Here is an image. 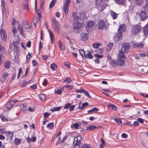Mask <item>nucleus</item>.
<instances>
[{"instance_id":"obj_1","label":"nucleus","mask_w":148,"mask_h":148,"mask_svg":"<svg viewBox=\"0 0 148 148\" xmlns=\"http://www.w3.org/2000/svg\"><path fill=\"white\" fill-rule=\"evenodd\" d=\"M141 30V27L140 25L136 24L133 27L131 31V34L134 36H136L138 35Z\"/></svg>"},{"instance_id":"obj_2","label":"nucleus","mask_w":148,"mask_h":148,"mask_svg":"<svg viewBox=\"0 0 148 148\" xmlns=\"http://www.w3.org/2000/svg\"><path fill=\"white\" fill-rule=\"evenodd\" d=\"M86 29L88 32H90L96 26L95 23L92 21H88L86 23Z\"/></svg>"},{"instance_id":"obj_3","label":"nucleus","mask_w":148,"mask_h":148,"mask_svg":"<svg viewBox=\"0 0 148 148\" xmlns=\"http://www.w3.org/2000/svg\"><path fill=\"white\" fill-rule=\"evenodd\" d=\"M96 5L99 9L100 8V12H101L108 5L105 3L103 0H96Z\"/></svg>"},{"instance_id":"obj_4","label":"nucleus","mask_w":148,"mask_h":148,"mask_svg":"<svg viewBox=\"0 0 148 148\" xmlns=\"http://www.w3.org/2000/svg\"><path fill=\"white\" fill-rule=\"evenodd\" d=\"M83 27L82 23L79 22H75L73 25V30L76 33H79L80 28Z\"/></svg>"},{"instance_id":"obj_5","label":"nucleus","mask_w":148,"mask_h":148,"mask_svg":"<svg viewBox=\"0 0 148 148\" xmlns=\"http://www.w3.org/2000/svg\"><path fill=\"white\" fill-rule=\"evenodd\" d=\"M70 0H66L63 6V9L65 15L67 16L68 14L69 5L70 3Z\"/></svg>"},{"instance_id":"obj_6","label":"nucleus","mask_w":148,"mask_h":148,"mask_svg":"<svg viewBox=\"0 0 148 148\" xmlns=\"http://www.w3.org/2000/svg\"><path fill=\"white\" fill-rule=\"evenodd\" d=\"M106 22H104L103 20H100L97 23L98 29L100 30H102L104 29V27H106Z\"/></svg>"},{"instance_id":"obj_7","label":"nucleus","mask_w":148,"mask_h":148,"mask_svg":"<svg viewBox=\"0 0 148 148\" xmlns=\"http://www.w3.org/2000/svg\"><path fill=\"white\" fill-rule=\"evenodd\" d=\"M0 34L2 41L3 42L5 41L7 39V37L6 33L5 30L1 29L0 31Z\"/></svg>"},{"instance_id":"obj_8","label":"nucleus","mask_w":148,"mask_h":148,"mask_svg":"<svg viewBox=\"0 0 148 148\" xmlns=\"http://www.w3.org/2000/svg\"><path fill=\"white\" fill-rule=\"evenodd\" d=\"M148 13L146 12L145 10V11H141L139 14L140 20L141 21H144L146 19L147 17V14Z\"/></svg>"},{"instance_id":"obj_9","label":"nucleus","mask_w":148,"mask_h":148,"mask_svg":"<svg viewBox=\"0 0 148 148\" xmlns=\"http://www.w3.org/2000/svg\"><path fill=\"white\" fill-rule=\"evenodd\" d=\"M88 34L84 32L81 33L80 35V39L83 42L87 41L88 38Z\"/></svg>"},{"instance_id":"obj_10","label":"nucleus","mask_w":148,"mask_h":148,"mask_svg":"<svg viewBox=\"0 0 148 148\" xmlns=\"http://www.w3.org/2000/svg\"><path fill=\"white\" fill-rule=\"evenodd\" d=\"M122 51L123 50L124 53H127L129 51L130 46L129 45L128 43H123L122 45Z\"/></svg>"},{"instance_id":"obj_11","label":"nucleus","mask_w":148,"mask_h":148,"mask_svg":"<svg viewBox=\"0 0 148 148\" xmlns=\"http://www.w3.org/2000/svg\"><path fill=\"white\" fill-rule=\"evenodd\" d=\"M9 76V74L6 72H3L2 75V77L0 78V80L2 82H5L6 80L7 81V79Z\"/></svg>"},{"instance_id":"obj_12","label":"nucleus","mask_w":148,"mask_h":148,"mask_svg":"<svg viewBox=\"0 0 148 148\" xmlns=\"http://www.w3.org/2000/svg\"><path fill=\"white\" fill-rule=\"evenodd\" d=\"M122 38V34L120 32H119L115 34L114 35L113 39L115 42H117L121 40Z\"/></svg>"},{"instance_id":"obj_13","label":"nucleus","mask_w":148,"mask_h":148,"mask_svg":"<svg viewBox=\"0 0 148 148\" xmlns=\"http://www.w3.org/2000/svg\"><path fill=\"white\" fill-rule=\"evenodd\" d=\"M127 29V26L125 24H122L120 25L118 29L119 32L122 33V32L125 31Z\"/></svg>"},{"instance_id":"obj_14","label":"nucleus","mask_w":148,"mask_h":148,"mask_svg":"<svg viewBox=\"0 0 148 148\" xmlns=\"http://www.w3.org/2000/svg\"><path fill=\"white\" fill-rule=\"evenodd\" d=\"M53 23V25L54 27V29L57 33H59L60 26L59 23L56 21L55 22H54Z\"/></svg>"},{"instance_id":"obj_15","label":"nucleus","mask_w":148,"mask_h":148,"mask_svg":"<svg viewBox=\"0 0 148 148\" xmlns=\"http://www.w3.org/2000/svg\"><path fill=\"white\" fill-rule=\"evenodd\" d=\"M144 44L142 42L138 43H135L133 44V46L135 47H138V48H140L143 47L144 46Z\"/></svg>"},{"instance_id":"obj_16","label":"nucleus","mask_w":148,"mask_h":148,"mask_svg":"<svg viewBox=\"0 0 148 148\" xmlns=\"http://www.w3.org/2000/svg\"><path fill=\"white\" fill-rule=\"evenodd\" d=\"M125 59H119L117 60L118 65L120 66H124L125 64L124 61Z\"/></svg>"},{"instance_id":"obj_17","label":"nucleus","mask_w":148,"mask_h":148,"mask_svg":"<svg viewBox=\"0 0 148 148\" xmlns=\"http://www.w3.org/2000/svg\"><path fill=\"white\" fill-rule=\"evenodd\" d=\"M82 139V137L80 135H78L77 137L74 138L73 143H74L76 142V143H80V141Z\"/></svg>"},{"instance_id":"obj_18","label":"nucleus","mask_w":148,"mask_h":148,"mask_svg":"<svg viewBox=\"0 0 148 148\" xmlns=\"http://www.w3.org/2000/svg\"><path fill=\"white\" fill-rule=\"evenodd\" d=\"M88 102H85L82 104L80 103L79 104V107L80 109L83 110L84 109L85 107L88 106Z\"/></svg>"},{"instance_id":"obj_19","label":"nucleus","mask_w":148,"mask_h":148,"mask_svg":"<svg viewBox=\"0 0 148 148\" xmlns=\"http://www.w3.org/2000/svg\"><path fill=\"white\" fill-rule=\"evenodd\" d=\"M124 53L122 50L119 51L118 54V57L119 59H125Z\"/></svg>"},{"instance_id":"obj_20","label":"nucleus","mask_w":148,"mask_h":148,"mask_svg":"<svg viewBox=\"0 0 148 148\" xmlns=\"http://www.w3.org/2000/svg\"><path fill=\"white\" fill-rule=\"evenodd\" d=\"M28 3L26 1H24L22 6L23 9L26 11L27 10H28Z\"/></svg>"},{"instance_id":"obj_21","label":"nucleus","mask_w":148,"mask_h":148,"mask_svg":"<svg viewBox=\"0 0 148 148\" xmlns=\"http://www.w3.org/2000/svg\"><path fill=\"white\" fill-rule=\"evenodd\" d=\"M5 135L7 136L8 138L12 139L13 138V133L11 132H5Z\"/></svg>"},{"instance_id":"obj_22","label":"nucleus","mask_w":148,"mask_h":148,"mask_svg":"<svg viewBox=\"0 0 148 148\" xmlns=\"http://www.w3.org/2000/svg\"><path fill=\"white\" fill-rule=\"evenodd\" d=\"M48 31L51 40V43H53L54 42L53 34L51 31L49 30Z\"/></svg>"},{"instance_id":"obj_23","label":"nucleus","mask_w":148,"mask_h":148,"mask_svg":"<svg viewBox=\"0 0 148 148\" xmlns=\"http://www.w3.org/2000/svg\"><path fill=\"white\" fill-rule=\"evenodd\" d=\"M99 110V109L96 108H94L88 111V112L89 114H92L94 112H96Z\"/></svg>"},{"instance_id":"obj_24","label":"nucleus","mask_w":148,"mask_h":148,"mask_svg":"<svg viewBox=\"0 0 148 148\" xmlns=\"http://www.w3.org/2000/svg\"><path fill=\"white\" fill-rule=\"evenodd\" d=\"M11 63V62L6 60L4 63L5 68L6 69H9L10 67Z\"/></svg>"},{"instance_id":"obj_25","label":"nucleus","mask_w":148,"mask_h":148,"mask_svg":"<svg viewBox=\"0 0 148 148\" xmlns=\"http://www.w3.org/2000/svg\"><path fill=\"white\" fill-rule=\"evenodd\" d=\"M18 25V32L20 33L21 35H22V36H23L25 35L24 33L23 32V28L22 27H20V29H19V24L18 23H17Z\"/></svg>"},{"instance_id":"obj_26","label":"nucleus","mask_w":148,"mask_h":148,"mask_svg":"<svg viewBox=\"0 0 148 148\" xmlns=\"http://www.w3.org/2000/svg\"><path fill=\"white\" fill-rule=\"evenodd\" d=\"M61 108V107H53L51 108L50 110L52 112L59 111Z\"/></svg>"},{"instance_id":"obj_27","label":"nucleus","mask_w":148,"mask_h":148,"mask_svg":"<svg viewBox=\"0 0 148 148\" xmlns=\"http://www.w3.org/2000/svg\"><path fill=\"white\" fill-rule=\"evenodd\" d=\"M21 142V139L17 138H15L14 141V144L16 145H19Z\"/></svg>"},{"instance_id":"obj_28","label":"nucleus","mask_w":148,"mask_h":148,"mask_svg":"<svg viewBox=\"0 0 148 148\" xmlns=\"http://www.w3.org/2000/svg\"><path fill=\"white\" fill-rule=\"evenodd\" d=\"M110 14L114 19H116L117 17V14L112 10L110 11Z\"/></svg>"},{"instance_id":"obj_29","label":"nucleus","mask_w":148,"mask_h":148,"mask_svg":"<svg viewBox=\"0 0 148 148\" xmlns=\"http://www.w3.org/2000/svg\"><path fill=\"white\" fill-rule=\"evenodd\" d=\"M96 128L98 129V127H97L95 125H90L88 127H86V130H91Z\"/></svg>"},{"instance_id":"obj_30","label":"nucleus","mask_w":148,"mask_h":148,"mask_svg":"<svg viewBox=\"0 0 148 148\" xmlns=\"http://www.w3.org/2000/svg\"><path fill=\"white\" fill-rule=\"evenodd\" d=\"M85 57L86 58L89 59H92L93 58V56L90 54L89 52L86 53Z\"/></svg>"},{"instance_id":"obj_31","label":"nucleus","mask_w":148,"mask_h":148,"mask_svg":"<svg viewBox=\"0 0 148 148\" xmlns=\"http://www.w3.org/2000/svg\"><path fill=\"white\" fill-rule=\"evenodd\" d=\"M39 97L40 100L42 101H44L46 98L45 95L43 94H41L39 95Z\"/></svg>"},{"instance_id":"obj_32","label":"nucleus","mask_w":148,"mask_h":148,"mask_svg":"<svg viewBox=\"0 0 148 148\" xmlns=\"http://www.w3.org/2000/svg\"><path fill=\"white\" fill-rule=\"evenodd\" d=\"M79 16L80 19L82 21H84L86 16V14L85 13H80L79 14Z\"/></svg>"},{"instance_id":"obj_33","label":"nucleus","mask_w":148,"mask_h":148,"mask_svg":"<svg viewBox=\"0 0 148 148\" xmlns=\"http://www.w3.org/2000/svg\"><path fill=\"white\" fill-rule=\"evenodd\" d=\"M54 127V123H51L48 124L47 125V127L49 129H52Z\"/></svg>"},{"instance_id":"obj_34","label":"nucleus","mask_w":148,"mask_h":148,"mask_svg":"<svg viewBox=\"0 0 148 148\" xmlns=\"http://www.w3.org/2000/svg\"><path fill=\"white\" fill-rule=\"evenodd\" d=\"M108 107L109 109L111 110H116V107L113 104H108Z\"/></svg>"},{"instance_id":"obj_35","label":"nucleus","mask_w":148,"mask_h":148,"mask_svg":"<svg viewBox=\"0 0 148 148\" xmlns=\"http://www.w3.org/2000/svg\"><path fill=\"white\" fill-rule=\"evenodd\" d=\"M73 20H78V16L77 14L75 12H73Z\"/></svg>"},{"instance_id":"obj_36","label":"nucleus","mask_w":148,"mask_h":148,"mask_svg":"<svg viewBox=\"0 0 148 148\" xmlns=\"http://www.w3.org/2000/svg\"><path fill=\"white\" fill-rule=\"evenodd\" d=\"M45 0H41L40 1V8L42 10L44 9V5L45 4Z\"/></svg>"},{"instance_id":"obj_37","label":"nucleus","mask_w":148,"mask_h":148,"mask_svg":"<svg viewBox=\"0 0 148 148\" xmlns=\"http://www.w3.org/2000/svg\"><path fill=\"white\" fill-rule=\"evenodd\" d=\"M111 63L112 66H116L118 65L117 60L116 62V60H113L111 61Z\"/></svg>"},{"instance_id":"obj_38","label":"nucleus","mask_w":148,"mask_h":148,"mask_svg":"<svg viewBox=\"0 0 148 148\" xmlns=\"http://www.w3.org/2000/svg\"><path fill=\"white\" fill-rule=\"evenodd\" d=\"M72 81V79L70 77H67L64 80V82L66 84H68L71 83Z\"/></svg>"},{"instance_id":"obj_39","label":"nucleus","mask_w":148,"mask_h":148,"mask_svg":"<svg viewBox=\"0 0 148 148\" xmlns=\"http://www.w3.org/2000/svg\"><path fill=\"white\" fill-rule=\"evenodd\" d=\"M135 3L138 5H141L143 2V0H134Z\"/></svg>"},{"instance_id":"obj_40","label":"nucleus","mask_w":148,"mask_h":148,"mask_svg":"<svg viewBox=\"0 0 148 148\" xmlns=\"http://www.w3.org/2000/svg\"><path fill=\"white\" fill-rule=\"evenodd\" d=\"M51 68L52 69L55 71L57 69V65L54 63L52 64H51Z\"/></svg>"},{"instance_id":"obj_41","label":"nucleus","mask_w":148,"mask_h":148,"mask_svg":"<svg viewBox=\"0 0 148 148\" xmlns=\"http://www.w3.org/2000/svg\"><path fill=\"white\" fill-rule=\"evenodd\" d=\"M64 88L63 86L62 87L61 89H58L56 91V93L59 95L61 94L64 90Z\"/></svg>"},{"instance_id":"obj_42","label":"nucleus","mask_w":148,"mask_h":148,"mask_svg":"<svg viewBox=\"0 0 148 148\" xmlns=\"http://www.w3.org/2000/svg\"><path fill=\"white\" fill-rule=\"evenodd\" d=\"M82 148H91V147L89 144H84L82 145Z\"/></svg>"},{"instance_id":"obj_43","label":"nucleus","mask_w":148,"mask_h":148,"mask_svg":"<svg viewBox=\"0 0 148 148\" xmlns=\"http://www.w3.org/2000/svg\"><path fill=\"white\" fill-rule=\"evenodd\" d=\"M145 11L146 12L148 13V0L146 1V3L144 7Z\"/></svg>"},{"instance_id":"obj_44","label":"nucleus","mask_w":148,"mask_h":148,"mask_svg":"<svg viewBox=\"0 0 148 148\" xmlns=\"http://www.w3.org/2000/svg\"><path fill=\"white\" fill-rule=\"evenodd\" d=\"M0 50L1 52L2 53H6V51L5 47L3 46L0 45Z\"/></svg>"},{"instance_id":"obj_45","label":"nucleus","mask_w":148,"mask_h":148,"mask_svg":"<svg viewBox=\"0 0 148 148\" xmlns=\"http://www.w3.org/2000/svg\"><path fill=\"white\" fill-rule=\"evenodd\" d=\"M20 84L22 87H24L27 85V82L25 80L22 81L20 82Z\"/></svg>"},{"instance_id":"obj_46","label":"nucleus","mask_w":148,"mask_h":148,"mask_svg":"<svg viewBox=\"0 0 148 148\" xmlns=\"http://www.w3.org/2000/svg\"><path fill=\"white\" fill-rule=\"evenodd\" d=\"M79 52L81 55L82 56H84L86 55V53L85 51L83 49H80L79 50Z\"/></svg>"},{"instance_id":"obj_47","label":"nucleus","mask_w":148,"mask_h":148,"mask_svg":"<svg viewBox=\"0 0 148 148\" xmlns=\"http://www.w3.org/2000/svg\"><path fill=\"white\" fill-rule=\"evenodd\" d=\"M64 87L68 88L69 90H72L73 88V86L72 85H66L64 86Z\"/></svg>"},{"instance_id":"obj_48","label":"nucleus","mask_w":148,"mask_h":148,"mask_svg":"<svg viewBox=\"0 0 148 148\" xmlns=\"http://www.w3.org/2000/svg\"><path fill=\"white\" fill-rule=\"evenodd\" d=\"M12 32L13 33L14 36H15V34L17 32V31L16 29V27L14 26L13 27L12 30Z\"/></svg>"},{"instance_id":"obj_49","label":"nucleus","mask_w":148,"mask_h":148,"mask_svg":"<svg viewBox=\"0 0 148 148\" xmlns=\"http://www.w3.org/2000/svg\"><path fill=\"white\" fill-rule=\"evenodd\" d=\"M25 28L27 29H31V27L28 23L27 21H25Z\"/></svg>"},{"instance_id":"obj_50","label":"nucleus","mask_w":148,"mask_h":148,"mask_svg":"<svg viewBox=\"0 0 148 148\" xmlns=\"http://www.w3.org/2000/svg\"><path fill=\"white\" fill-rule=\"evenodd\" d=\"M11 103H10L9 102V103H8L7 104L8 105L6 107V108L8 110H9L12 108L13 106L12 104H11Z\"/></svg>"},{"instance_id":"obj_51","label":"nucleus","mask_w":148,"mask_h":148,"mask_svg":"<svg viewBox=\"0 0 148 148\" xmlns=\"http://www.w3.org/2000/svg\"><path fill=\"white\" fill-rule=\"evenodd\" d=\"M83 93H84V94L88 97L89 98H90L91 97V96L90 95V94L87 91L85 90H84Z\"/></svg>"},{"instance_id":"obj_52","label":"nucleus","mask_w":148,"mask_h":148,"mask_svg":"<svg viewBox=\"0 0 148 148\" xmlns=\"http://www.w3.org/2000/svg\"><path fill=\"white\" fill-rule=\"evenodd\" d=\"M116 2L119 4H122L124 1V0H115Z\"/></svg>"},{"instance_id":"obj_53","label":"nucleus","mask_w":148,"mask_h":148,"mask_svg":"<svg viewBox=\"0 0 148 148\" xmlns=\"http://www.w3.org/2000/svg\"><path fill=\"white\" fill-rule=\"evenodd\" d=\"M100 45L99 43H96L93 44L92 45V46L93 48L96 49L98 48Z\"/></svg>"},{"instance_id":"obj_54","label":"nucleus","mask_w":148,"mask_h":148,"mask_svg":"<svg viewBox=\"0 0 148 148\" xmlns=\"http://www.w3.org/2000/svg\"><path fill=\"white\" fill-rule=\"evenodd\" d=\"M143 31L145 34H148V27H145L143 29Z\"/></svg>"},{"instance_id":"obj_55","label":"nucleus","mask_w":148,"mask_h":148,"mask_svg":"<svg viewBox=\"0 0 148 148\" xmlns=\"http://www.w3.org/2000/svg\"><path fill=\"white\" fill-rule=\"evenodd\" d=\"M13 45L17 49H18V43L17 42H13Z\"/></svg>"},{"instance_id":"obj_56","label":"nucleus","mask_w":148,"mask_h":148,"mask_svg":"<svg viewBox=\"0 0 148 148\" xmlns=\"http://www.w3.org/2000/svg\"><path fill=\"white\" fill-rule=\"evenodd\" d=\"M84 90L83 88H81V90L76 89L75 92L77 93H83Z\"/></svg>"},{"instance_id":"obj_57","label":"nucleus","mask_w":148,"mask_h":148,"mask_svg":"<svg viewBox=\"0 0 148 148\" xmlns=\"http://www.w3.org/2000/svg\"><path fill=\"white\" fill-rule=\"evenodd\" d=\"M80 143H75V144L73 146V148H80Z\"/></svg>"},{"instance_id":"obj_58","label":"nucleus","mask_w":148,"mask_h":148,"mask_svg":"<svg viewBox=\"0 0 148 148\" xmlns=\"http://www.w3.org/2000/svg\"><path fill=\"white\" fill-rule=\"evenodd\" d=\"M31 55L29 53L28 55H27L26 56V59H27V62H28L29 61V59L31 58Z\"/></svg>"},{"instance_id":"obj_59","label":"nucleus","mask_w":148,"mask_h":148,"mask_svg":"<svg viewBox=\"0 0 148 148\" xmlns=\"http://www.w3.org/2000/svg\"><path fill=\"white\" fill-rule=\"evenodd\" d=\"M79 126V124L78 123H73V126L75 129H78Z\"/></svg>"},{"instance_id":"obj_60","label":"nucleus","mask_w":148,"mask_h":148,"mask_svg":"<svg viewBox=\"0 0 148 148\" xmlns=\"http://www.w3.org/2000/svg\"><path fill=\"white\" fill-rule=\"evenodd\" d=\"M115 121L116 122L118 123L119 124H121L122 123L121 120V119L118 118H115Z\"/></svg>"},{"instance_id":"obj_61","label":"nucleus","mask_w":148,"mask_h":148,"mask_svg":"<svg viewBox=\"0 0 148 148\" xmlns=\"http://www.w3.org/2000/svg\"><path fill=\"white\" fill-rule=\"evenodd\" d=\"M94 56L96 57L97 59L101 58L103 57V56L102 55H99L97 54H95L94 55Z\"/></svg>"},{"instance_id":"obj_62","label":"nucleus","mask_w":148,"mask_h":148,"mask_svg":"<svg viewBox=\"0 0 148 148\" xmlns=\"http://www.w3.org/2000/svg\"><path fill=\"white\" fill-rule=\"evenodd\" d=\"M55 4V1L52 0L49 4V7L51 8L53 7Z\"/></svg>"},{"instance_id":"obj_63","label":"nucleus","mask_w":148,"mask_h":148,"mask_svg":"<svg viewBox=\"0 0 148 148\" xmlns=\"http://www.w3.org/2000/svg\"><path fill=\"white\" fill-rule=\"evenodd\" d=\"M144 119L141 118H138L137 120V121L140 123H143L144 122Z\"/></svg>"},{"instance_id":"obj_64","label":"nucleus","mask_w":148,"mask_h":148,"mask_svg":"<svg viewBox=\"0 0 148 148\" xmlns=\"http://www.w3.org/2000/svg\"><path fill=\"white\" fill-rule=\"evenodd\" d=\"M121 136L122 138H126L127 137L128 135L126 134L123 133L121 134Z\"/></svg>"}]
</instances>
